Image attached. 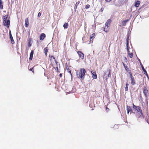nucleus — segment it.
I'll list each match as a JSON object with an SVG mask.
<instances>
[{
    "label": "nucleus",
    "instance_id": "obj_1",
    "mask_svg": "<svg viewBox=\"0 0 149 149\" xmlns=\"http://www.w3.org/2000/svg\"><path fill=\"white\" fill-rule=\"evenodd\" d=\"M86 72L84 68H81L78 74V77L83 79L84 78L85 73Z\"/></svg>",
    "mask_w": 149,
    "mask_h": 149
},
{
    "label": "nucleus",
    "instance_id": "obj_2",
    "mask_svg": "<svg viewBox=\"0 0 149 149\" xmlns=\"http://www.w3.org/2000/svg\"><path fill=\"white\" fill-rule=\"evenodd\" d=\"M110 71L109 70H107L104 72V76L103 77V78L106 81L107 80V77L110 76Z\"/></svg>",
    "mask_w": 149,
    "mask_h": 149
},
{
    "label": "nucleus",
    "instance_id": "obj_3",
    "mask_svg": "<svg viewBox=\"0 0 149 149\" xmlns=\"http://www.w3.org/2000/svg\"><path fill=\"white\" fill-rule=\"evenodd\" d=\"M3 23L4 26H6L8 28L10 24V20H7L3 21Z\"/></svg>",
    "mask_w": 149,
    "mask_h": 149
},
{
    "label": "nucleus",
    "instance_id": "obj_4",
    "mask_svg": "<svg viewBox=\"0 0 149 149\" xmlns=\"http://www.w3.org/2000/svg\"><path fill=\"white\" fill-rule=\"evenodd\" d=\"M77 53L80 58L82 59H83L84 58V54L81 52L78 51Z\"/></svg>",
    "mask_w": 149,
    "mask_h": 149
},
{
    "label": "nucleus",
    "instance_id": "obj_5",
    "mask_svg": "<svg viewBox=\"0 0 149 149\" xmlns=\"http://www.w3.org/2000/svg\"><path fill=\"white\" fill-rule=\"evenodd\" d=\"M130 77L131 80V83L132 85H134L135 84V82L134 79V77H132V74L130 75Z\"/></svg>",
    "mask_w": 149,
    "mask_h": 149
},
{
    "label": "nucleus",
    "instance_id": "obj_6",
    "mask_svg": "<svg viewBox=\"0 0 149 149\" xmlns=\"http://www.w3.org/2000/svg\"><path fill=\"white\" fill-rule=\"evenodd\" d=\"M140 65L142 69L144 72V74H146L147 77H148V75L147 73V72L146 71V70L144 68L143 66V65L142 64L141 62H140Z\"/></svg>",
    "mask_w": 149,
    "mask_h": 149
},
{
    "label": "nucleus",
    "instance_id": "obj_7",
    "mask_svg": "<svg viewBox=\"0 0 149 149\" xmlns=\"http://www.w3.org/2000/svg\"><path fill=\"white\" fill-rule=\"evenodd\" d=\"M138 112H139L142 115V111L141 109V108L139 106H137V108L135 109Z\"/></svg>",
    "mask_w": 149,
    "mask_h": 149
},
{
    "label": "nucleus",
    "instance_id": "obj_8",
    "mask_svg": "<svg viewBox=\"0 0 149 149\" xmlns=\"http://www.w3.org/2000/svg\"><path fill=\"white\" fill-rule=\"evenodd\" d=\"M29 24L28 19V18H26L25 20V26L26 27H28Z\"/></svg>",
    "mask_w": 149,
    "mask_h": 149
},
{
    "label": "nucleus",
    "instance_id": "obj_9",
    "mask_svg": "<svg viewBox=\"0 0 149 149\" xmlns=\"http://www.w3.org/2000/svg\"><path fill=\"white\" fill-rule=\"evenodd\" d=\"M45 37V35L44 33H42L40 37V40H43Z\"/></svg>",
    "mask_w": 149,
    "mask_h": 149
},
{
    "label": "nucleus",
    "instance_id": "obj_10",
    "mask_svg": "<svg viewBox=\"0 0 149 149\" xmlns=\"http://www.w3.org/2000/svg\"><path fill=\"white\" fill-rule=\"evenodd\" d=\"M143 93L146 96L147 94L148 90H147L146 88V87H144V88L143 89Z\"/></svg>",
    "mask_w": 149,
    "mask_h": 149
},
{
    "label": "nucleus",
    "instance_id": "obj_11",
    "mask_svg": "<svg viewBox=\"0 0 149 149\" xmlns=\"http://www.w3.org/2000/svg\"><path fill=\"white\" fill-rule=\"evenodd\" d=\"M109 26H108V25H106V24H105L104 28V31L106 32H107L108 31V28Z\"/></svg>",
    "mask_w": 149,
    "mask_h": 149
},
{
    "label": "nucleus",
    "instance_id": "obj_12",
    "mask_svg": "<svg viewBox=\"0 0 149 149\" xmlns=\"http://www.w3.org/2000/svg\"><path fill=\"white\" fill-rule=\"evenodd\" d=\"M33 50H32L30 54V57L29 58V59L31 60L32 59L33 55Z\"/></svg>",
    "mask_w": 149,
    "mask_h": 149
},
{
    "label": "nucleus",
    "instance_id": "obj_13",
    "mask_svg": "<svg viewBox=\"0 0 149 149\" xmlns=\"http://www.w3.org/2000/svg\"><path fill=\"white\" fill-rule=\"evenodd\" d=\"M127 113H129L130 111H132V110L130 106H127Z\"/></svg>",
    "mask_w": 149,
    "mask_h": 149
},
{
    "label": "nucleus",
    "instance_id": "obj_14",
    "mask_svg": "<svg viewBox=\"0 0 149 149\" xmlns=\"http://www.w3.org/2000/svg\"><path fill=\"white\" fill-rule=\"evenodd\" d=\"M10 39L11 41V43L12 44H14V41L13 40V37L12 36V35H10Z\"/></svg>",
    "mask_w": 149,
    "mask_h": 149
},
{
    "label": "nucleus",
    "instance_id": "obj_15",
    "mask_svg": "<svg viewBox=\"0 0 149 149\" xmlns=\"http://www.w3.org/2000/svg\"><path fill=\"white\" fill-rule=\"evenodd\" d=\"M48 49L47 47H46L44 49V51H45V55L47 56V53L48 51Z\"/></svg>",
    "mask_w": 149,
    "mask_h": 149
},
{
    "label": "nucleus",
    "instance_id": "obj_16",
    "mask_svg": "<svg viewBox=\"0 0 149 149\" xmlns=\"http://www.w3.org/2000/svg\"><path fill=\"white\" fill-rule=\"evenodd\" d=\"M140 1H137L135 4V6L136 7H138L139 6V5L140 4Z\"/></svg>",
    "mask_w": 149,
    "mask_h": 149
},
{
    "label": "nucleus",
    "instance_id": "obj_17",
    "mask_svg": "<svg viewBox=\"0 0 149 149\" xmlns=\"http://www.w3.org/2000/svg\"><path fill=\"white\" fill-rule=\"evenodd\" d=\"M129 21L128 19L124 20L122 22V24L123 26H125L126 25V23L128 22Z\"/></svg>",
    "mask_w": 149,
    "mask_h": 149
},
{
    "label": "nucleus",
    "instance_id": "obj_18",
    "mask_svg": "<svg viewBox=\"0 0 149 149\" xmlns=\"http://www.w3.org/2000/svg\"><path fill=\"white\" fill-rule=\"evenodd\" d=\"M111 22V20L110 19H109L107 20L105 24H106V25H108V26H110Z\"/></svg>",
    "mask_w": 149,
    "mask_h": 149
},
{
    "label": "nucleus",
    "instance_id": "obj_19",
    "mask_svg": "<svg viewBox=\"0 0 149 149\" xmlns=\"http://www.w3.org/2000/svg\"><path fill=\"white\" fill-rule=\"evenodd\" d=\"M8 15H5L3 17V21H6L7 20H9L8 19Z\"/></svg>",
    "mask_w": 149,
    "mask_h": 149
},
{
    "label": "nucleus",
    "instance_id": "obj_20",
    "mask_svg": "<svg viewBox=\"0 0 149 149\" xmlns=\"http://www.w3.org/2000/svg\"><path fill=\"white\" fill-rule=\"evenodd\" d=\"M91 73L93 74V79H96L97 78V75L94 74V72L91 71Z\"/></svg>",
    "mask_w": 149,
    "mask_h": 149
},
{
    "label": "nucleus",
    "instance_id": "obj_21",
    "mask_svg": "<svg viewBox=\"0 0 149 149\" xmlns=\"http://www.w3.org/2000/svg\"><path fill=\"white\" fill-rule=\"evenodd\" d=\"M68 24L67 23H65L63 25V26L64 28L67 29L68 27Z\"/></svg>",
    "mask_w": 149,
    "mask_h": 149
},
{
    "label": "nucleus",
    "instance_id": "obj_22",
    "mask_svg": "<svg viewBox=\"0 0 149 149\" xmlns=\"http://www.w3.org/2000/svg\"><path fill=\"white\" fill-rule=\"evenodd\" d=\"M0 8L1 9H3V6L2 5V1L1 0H0Z\"/></svg>",
    "mask_w": 149,
    "mask_h": 149
},
{
    "label": "nucleus",
    "instance_id": "obj_23",
    "mask_svg": "<svg viewBox=\"0 0 149 149\" xmlns=\"http://www.w3.org/2000/svg\"><path fill=\"white\" fill-rule=\"evenodd\" d=\"M128 44H129L128 40H127L126 46H127V51L129 52V49H128Z\"/></svg>",
    "mask_w": 149,
    "mask_h": 149
},
{
    "label": "nucleus",
    "instance_id": "obj_24",
    "mask_svg": "<svg viewBox=\"0 0 149 149\" xmlns=\"http://www.w3.org/2000/svg\"><path fill=\"white\" fill-rule=\"evenodd\" d=\"M128 55L131 58H132L133 57V54L132 53H128Z\"/></svg>",
    "mask_w": 149,
    "mask_h": 149
},
{
    "label": "nucleus",
    "instance_id": "obj_25",
    "mask_svg": "<svg viewBox=\"0 0 149 149\" xmlns=\"http://www.w3.org/2000/svg\"><path fill=\"white\" fill-rule=\"evenodd\" d=\"M79 3V1H78L76 3L75 6L74 7V8L75 9L77 8V5Z\"/></svg>",
    "mask_w": 149,
    "mask_h": 149
},
{
    "label": "nucleus",
    "instance_id": "obj_26",
    "mask_svg": "<svg viewBox=\"0 0 149 149\" xmlns=\"http://www.w3.org/2000/svg\"><path fill=\"white\" fill-rule=\"evenodd\" d=\"M123 63V65L124 66V67L125 68V69L126 70L127 69H128V68H127V66H125V64Z\"/></svg>",
    "mask_w": 149,
    "mask_h": 149
},
{
    "label": "nucleus",
    "instance_id": "obj_27",
    "mask_svg": "<svg viewBox=\"0 0 149 149\" xmlns=\"http://www.w3.org/2000/svg\"><path fill=\"white\" fill-rule=\"evenodd\" d=\"M90 6L88 4H87L85 8L86 9L90 7Z\"/></svg>",
    "mask_w": 149,
    "mask_h": 149
},
{
    "label": "nucleus",
    "instance_id": "obj_28",
    "mask_svg": "<svg viewBox=\"0 0 149 149\" xmlns=\"http://www.w3.org/2000/svg\"><path fill=\"white\" fill-rule=\"evenodd\" d=\"M95 33H93L92 35L91 36V39L92 38H93L94 37V36H95Z\"/></svg>",
    "mask_w": 149,
    "mask_h": 149
},
{
    "label": "nucleus",
    "instance_id": "obj_29",
    "mask_svg": "<svg viewBox=\"0 0 149 149\" xmlns=\"http://www.w3.org/2000/svg\"><path fill=\"white\" fill-rule=\"evenodd\" d=\"M128 90V86H126L125 88V91H127Z\"/></svg>",
    "mask_w": 149,
    "mask_h": 149
},
{
    "label": "nucleus",
    "instance_id": "obj_30",
    "mask_svg": "<svg viewBox=\"0 0 149 149\" xmlns=\"http://www.w3.org/2000/svg\"><path fill=\"white\" fill-rule=\"evenodd\" d=\"M41 15V13H40L39 12L38 13V17H39Z\"/></svg>",
    "mask_w": 149,
    "mask_h": 149
},
{
    "label": "nucleus",
    "instance_id": "obj_31",
    "mask_svg": "<svg viewBox=\"0 0 149 149\" xmlns=\"http://www.w3.org/2000/svg\"><path fill=\"white\" fill-rule=\"evenodd\" d=\"M133 108H135V109L137 108V106H135V105H134L133 104Z\"/></svg>",
    "mask_w": 149,
    "mask_h": 149
},
{
    "label": "nucleus",
    "instance_id": "obj_32",
    "mask_svg": "<svg viewBox=\"0 0 149 149\" xmlns=\"http://www.w3.org/2000/svg\"><path fill=\"white\" fill-rule=\"evenodd\" d=\"M30 70L32 71V72H33V68H32L30 69L29 70Z\"/></svg>",
    "mask_w": 149,
    "mask_h": 149
},
{
    "label": "nucleus",
    "instance_id": "obj_33",
    "mask_svg": "<svg viewBox=\"0 0 149 149\" xmlns=\"http://www.w3.org/2000/svg\"><path fill=\"white\" fill-rule=\"evenodd\" d=\"M69 72L70 73V74L71 75V77H72V74L71 73V71H69Z\"/></svg>",
    "mask_w": 149,
    "mask_h": 149
},
{
    "label": "nucleus",
    "instance_id": "obj_34",
    "mask_svg": "<svg viewBox=\"0 0 149 149\" xmlns=\"http://www.w3.org/2000/svg\"><path fill=\"white\" fill-rule=\"evenodd\" d=\"M111 0H106V1L107 2H109Z\"/></svg>",
    "mask_w": 149,
    "mask_h": 149
},
{
    "label": "nucleus",
    "instance_id": "obj_35",
    "mask_svg": "<svg viewBox=\"0 0 149 149\" xmlns=\"http://www.w3.org/2000/svg\"><path fill=\"white\" fill-rule=\"evenodd\" d=\"M51 59H52V58H53V59H55V58H54V56H52L51 57Z\"/></svg>",
    "mask_w": 149,
    "mask_h": 149
},
{
    "label": "nucleus",
    "instance_id": "obj_36",
    "mask_svg": "<svg viewBox=\"0 0 149 149\" xmlns=\"http://www.w3.org/2000/svg\"><path fill=\"white\" fill-rule=\"evenodd\" d=\"M129 85V84L128 83H127L126 84V86H128Z\"/></svg>",
    "mask_w": 149,
    "mask_h": 149
},
{
    "label": "nucleus",
    "instance_id": "obj_37",
    "mask_svg": "<svg viewBox=\"0 0 149 149\" xmlns=\"http://www.w3.org/2000/svg\"><path fill=\"white\" fill-rule=\"evenodd\" d=\"M138 59L139 61V62L140 63V62H141L140 60L138 58Z\"/></svg>",
    "mask_w": 149,
    "mask_h": 149
},
{
    "label": "nucleus",
    "instance_id": "obj_38",
    "mask_svg": "<svg viewBox=\"0 0 149 149\" xmlns=\"http://www.w3.org/2000/svg\"><path fill=\"white\" fill-rule=\"evenodd\" d=\"M9 34H10V35H12L11 34V32L10 31H9Z\"/></svg>",
    "mask_w": 149,
    "mask_h": 149
},
{
    "label": "nucleus",
    "instance_id": "obj_39",
    "mask_svg": "<svg viewBox=\"0 0 149 149\" xmlns=\"http://www.w3.org/2000/svg\"><path fill=\"white\" fill-rule=\"evenodd\" d=\"M128 39H129V36H127V40H128Z\"/></svg>",
    "mask_w": 149,
    "mask_h": 149
},
{
    "label": "nucleus",
    "instance_id": "obj_40",
    "mask_svg": "<svg viewBox=\"0 0 149 149\" xmlns=\"http://www.w3.org/2000/svg\"><path fill=\"white\" fill-rule=\"evenodd\" d=\"M59 75H60V77H61V76H62V74H60Z\"/></svg>",
    "mask_w": 149,
    "mask_h": 149
},
{
    "label": "nucleus",
    "instance_id": "obj_41",
    "mask_svg": "<svg viewBox=\"0 0 149 149\" xmlns=\"http://www.w3.org/2000/svg\"><path fill=\"white\" fill-rule=\"evenodd\" d=\"M125 60H126V61H127V59H126V58H125Z\"/></svg>",
    "mask_w": 149,
    "mask_h": 149
},
{
    "label": "nucleus",
    "instance_id": "obj_42",
    "mask_svg": "<svg viewBox=\"0 0 149 149\" xmlns=\"http://www.w3.org/2000/svg\"><path fill=\"white\" fill-rule=\"evenodd\" d=\"M103 10V9H102V8H101V10Z\"/></svg>",
    "mask_w": 149,
    "mask_h": 149
},
{
    "label": "nucleus",
    "instance_id": "obj_43",
    "mask_svg": "<svg viewBox=\"0 0 149 149\" xmlns=\"http://www.w3.org/2000/svg\"><path fill=\"white\" fill-rule=\"evenodd\" d=\"M103 10V9H102V8H101V10Z\"/></svg>",
    "mask_w": 149,
    "mask_h": 149
},
{
    "label": "nucleus",
    "instance_id": "obj_44",
    "mask_svg": "<svg viewBox=\"0 0 149 149\" xmlns=\"http://www.w3.org/2000/svg\"><path fill=\"white\" fill-rule=\"evenodd\" d=\"M103 10V9H102V8H101V10Z\"/></svg>",
    "mask_w": 149,
    "mask_h": 149
}]
</instances>
